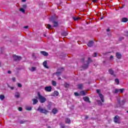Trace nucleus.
Returning <instances> with one entry per match:
<instances>
[{"label": "nucleus", "mask_w": 128, "mask_h": 128, "mask_svg": "<svg viewBox=\"0 0 128 128\" xmlns=\"http://www.w3.org/2000/svg\"><path fill=\"white\" fill-rule=\"evenodd\" d=\"M48 128H51L50 126H48Z\"/></svg>", "instance_id": "nucleus-62"}, {"label": "nucleus", "mask_w": 128, "mask_h": 128, "mask_svg": "<svg viewBox=\"0 0 128 128\" xmlns=\"http://www.w3.org/2000/svg\"><path fill=\"white\" fill-rule=\"evenodd\" d=\"M83 100H84V102H90V98L88 96L84 97Z\"/></svg>", "instance_id": "nucleus-14"}, {"label": "nucleus", "mask_w": 128, "mask_h": 128, "mask_svg": "<svg viewBox=\"0 0 128 128\" xmlns=\"http://www.w3.org/2000/svg\"><path fill=\"white\" fill-rule=\"evenodd\" d=\"M17 86H18V88H22V85L20 83H18Z\"/></svg>", "instance_id": "nucleus-37"}, {"label": "nucleus", "mask_w": 128, "mask_h": 128, "mask_svg": "<svg viewBox=\"0 0 128 128\" xmlns=\"http://www.w3.org/2000/svg\"><path fill=\"white\" fill-rule=\"evenodd\" d=\"M110 29H107V30H106L107 32H110Z\"/></svg>", "instance_id": "nucleus-59"}, {"label": "nucleus", "mask_w": 128, "mask_h": 128, "mask_svg": "<svg viewBox=\"0 0 128 128\" xmlns=\"http://www.w3.org/2000/svg\"><path fill=\"white\" fill-rule=\"evenodd\" d=\"M18 70H20V68H18Z\"/></svg>", "instance_id": "nucleus-64"}, {"label": "nucleus", "mask_w": 128, "mask_h": 128, "mask_svg": "<svg viewBox=\"0 0 128 128\" xmlns=\"http://www.w3.org/2000/svg\"><path fill=\"white\" fill-rule=\"evenodd\" d=\"M36 70V67H32L31 69H30V72H34Z\"/></svg>", "instance_id": "nucleus-31"}, {"label": "nucleus", "mask_w": 128, "mask_h": 128, "mask_svg": "<svg viewBox=\"0 0 128 128\" xmlns=\"http://www.w3.org/2000/svg\"><path fill=\"white\" fill-rule=\"evenodd\" d=\"M74 94L76 96H80V94L78 92H74Z\"/></svg>", "instance_id": "nucleus-42"}, {"label": "nucleus", "mask_w": 128, "mask_h": 128, "mask_svg": "<svg viewBox=\"0 0 128 128\" xmlns=\"http://www.w3.org/2000/svg\"><path fill=\"white\" fill-rule=\"evenodd\" d=\"M20 10L22 12V14H26V10L24 9V8H20Z\"/></svg>", "instance_id": "nucleus-27"}, {"label": "nucleus", "mask_w": 128, "mask_h": 128, "mask_svg": "<svg viewBox=\"0 0 128 128\" xmlns=\"http://www.w3.org/2000/svg\"><path fill=\"white\" fill-rule=\"evenodd\" d=\"M92 46H94V41H92V40L88 42V46L89 48H92Z\"/></svg>", "instance_id": "nucleus-11"}, {"label": "nucleus", "mask_w": 128, "mask_h": 128, "mask_svg": "<svg viewBox=\"0 0 128 128\" xmlns=\"http://www.w3.org/2000/svg\"><path fill=\"white\" fill-rule=\"evenodd\" d=\"M124 40V37H120V38H119V40Z\"/></svg>", "instance_id": "nucleus-48"}, {"label": "nucleus", "mask_w": 128, "mask_h": 128, "mask_svg": "<svg viewBox=\"0 0 128 128\" xmlns=\"http://www.w3.org/2000/svg\"><path fill=\"white\" fill-rule=\"evenodd\" d=\"M98 2V0H92L93 2Z\"/></svg>", "instance_id": "nucleus-49"}, {"label": "nucleus", "mask_w": 128, "mask_h": 128, "mask_svg": "<svg viewBox=\"0 0 128 128\" xmlns=\"http://www.w3.org/2000/svg\"><path fill=\"white\" fill-rule=\"evenodd\" d=\"M40 54H42V56H48V53L44 51H41Z\"/></svg>", "instance_id": "nucleus-13"}, {"label": "nucleus", "mask_w": 128, "mask_h": 128, "mask_svg": "<svg viewBox=\"0 0 128 128\" xmlns=\"http://www.w3.org/2000/svg\"><path fill=\"white\" fill-rule=\"evenodd\" d=\"M127 112L128 113V110L127 111Z\"/></svg>", "instance_id": "nucleus-63"}, {"label": "nucleus", "mask_w": 128, "mask_h": 128, "mask_svg": "<svg viewBox=\"0 0 128 128\" xmlns=\"http://www.w3.org/2000/svg\"><path fill=\"white\" fill-rule=\"evenodd\" d=\"M32 101L33 102V104H38V99L36 98H33L32 99Z\"/></svg>", "instance_id": "nucleus-16"}, {"label": "nucleus", "mask_w": 128, "mask_h": 128, "mask_svg": "<svg viewBox=\"0 0 128 128\" xmlns=\"http://www.w3.org/2000/svg\"><path fill=\"white\" fill-rule=\"evenodd\" d=\"M24 28L28 29V26H26L24 27Z\"/></svg>", "instance_id": "nucleus-50"}, {"label": "nucleus", "mask_w": 128, "mask_h": 128, "mask_svg": "<svg viewBox=\"0 0 128 128\" xmlns=\"http://www.w3.org/2000/svg\"><path fill=\"white\" fill-rule=\"evenodd\" d=\"M18 110L19 112H22V107H19V108H18Z\"/></svg>", "instance_id": "nucleus-44"}, {"label": "nucleus", "mask_w": 128, "mask_h": 128, "mask_svg": "<svg viewBox=\"0 0 128 128\" xmlns=\"http://www.w3.org/2000/svg\"><path fill=\"white\" fill-rule=\"evenodd\" d=\"M32 56L33 58H36V56H34V54H32Z\"/></svg>", "instance_id": "nucleus-55"}, {"label": "nucleus", "mask_w": 128, "mask_h": 128, "mask_svg": "<svg viewBox=\"0 0 128 128\" xmlns=\"http://www.w3.org/2000/svg\"><path fill=\"white\" fill-rule=\"evenodd\" d=\"M43 66L46 68H48V62L46 61H44L43 62Z\"/></svg>", "instance_id": "nucleus-15"}, {"label": "nucleus", "mask_w": 128, "mask_h": 128, "mask_svg": "<svg viewBox=\"0 0 128 128\" xmlns=\"http://www.w3.org/2000/svg\"><path fill=\"white\" fill-rule=\"evenodd\" d=\"M61 34L64 36H66L68 34L66 32H62Z\"/></svg>", "instance_id": "nucleus-23"}, {"label": "nucleus", "mask_w": 128, "mask_h": 128, "mask_svg": "<svg viewBox=\"0 0 128 128\" xmlns=\"http://www.w3.org/2000/svg\"><path fill=\"white\" fill-rule=\"evenodd\" d=\"M80 94H82V96H86V92H84V91H81L80 92Z\"/></svg>", "instance_id": "nucleus-36"}, {"label": "nucleus", "mask_w": 128, "mask_h": 128, "mask_svg": "<svg viewBox=\"0 0 128 128\" xmlns=\"http://www.w3.org/2000/svg\"><path fill=\"white\" fill-rule=\"evenodd\" d=\"M92 62V60H90V58H88V61L87 62Z\"/></svg>", "instance_id": "nucleus-46"}, {"label": "nucleus", "mask_w": 128, "mask_h": 128, "mask_svg": "<svg viewBox=\"0 0 128 128\" xmlns=\"http://www.w3.org/2000/svg\"><path fill=\"white\" fill-rule=\"evenodd\" d=\"M124 90V88L116 89L114 91V94H118V92H120L121 94H122Z\"/></svg>", "instance_id": "nucleus-8"}, {"label": "nucleus", "mask_w": 128, "mask_h": 128, "mask_svg": "<svg viewBox=\"0 0 128 128\" xmlns=\"http://www.w3.org/2000/svg\"><path fill=\"white\" fill-rule=\"evenodd\" d=\"M88 64H90V62H87L86 64H84L82 66V68H88Z\"/></svg>", "instance_id": "nucleus-12"}, {"label": "nucleus", "mask_w": 128, "mask_h": 128, "mask_svg": "<svg viewBox=\"0 0 128 128\" xmlns=\"http://www.w3.org/2000/svg\"><path fill=\"white\" fill-rule=\"evenodd\" d=\"M56 18H57L56 16H53L51 18H50L49 19V21L51 22H56Z\"/></svg>", "instance_id": "nucleus-7"}, {"label": "nucleus", "mask_w": 128, "mask_h": 128, "mask_svg": "<svg viewBox=\"0 0 128 128\" xmlns=\"http://www.w3.org/2000/svg\"><path fill=\"white\" fill-rule=\"evenodd\" d=\"M37 111L39 112L40 114H48V110L46 108H42L41 106H39L37 109Z\"/></svg>", "instance_id": "nucleus-1"}, {"label": "nucleus", "mask_w": 128, "mask_h": 128, "mask_svg": "<svg viewBox=\"0 0 128 128\" xmlns=\"http://www.w3.org/2000/svg\"><path fill=\"white\" fill-rule=\"evenodd\" d=\"M8 88H10L12 90H14V87H12L8 84Z\"/></svg>", "instance_id": "nucleus-35"}, {"label": "nucleus", "mask_w": 128, "mask_h": 128, "mask_svg": "<svg viewBox=\"0 0 128 128\" xmlns=\"http://www.w3.org/2000/svg\"><path fill=\"white\" fill-rule=\"evenodd\" d=\"M26 110H32V107H30V106H28V107H26Z\"/></svg>", "instance_id": "nucleus-34"}, {"label": "nucleus", "mask_w": 128, "mask_h": 128, "mask_svg": "<svg viewBox=\"0 0 128 128\" xmlns=\"http://www.w3.org/2000/svg\"><path fill=\"white\" fill-rule=\"evenodd\" d=\"M58 80H62V78L60 77L58 78Z\"/></svg>", "instance_id": "nucleus-60"}, {"label": "nucleus", "mask_w": 128, "mask_h": 128, "mask_svg": "<svg viewBox=\"0 0 128 128\" xmlns=\"http://www.w3.org/2000/svg\"><path fill=\"white\" fill-rule=\"evenodd\" d=\"M122 22H128L127 18H122Z\"/></svg>", "instance_id": "nucleus-25"}, {"label": "nucleus", "mask_w": 128, "mask_h": 128, "mask_svg": "<svg viewBox=\"0 0 128 128\" xmlns=\"http://www.w3.org/2000/svg\"><path fill=\"white\" fill-rule=\"evenodd\" d=\"M53 96H58V91H55L52 94Z\"/></svg>", "instance_id": "nucleus-17"}, {"label": "nucleus", "mask_w": 128, "mask_h": 128, "mask_svg": "<svg viewBox=\"0 0 128 128\" xmlns=\"http://www.w3.org/2000/svg\"><path fill=\"white\" fill-rule=\"evenodd\" d=\"M47 26H48V28L49 30L52 28V26H50V24H48L47 25Z\"/></svg>", "instance_id": "nucleus-41"}, {"label": "nucleus", "mask_w": 128, "mask_h": 128, "mask_svg": "<svg viewBox=\"0 0 128 128\" xmlns=\"http://www.w3.org/2000/svg\"><path fill=\"white\" fill-rule=\"evenodd\" d=\"M104 18V16H102L100 18V20H103Z\"/></svg>", "instance_id": "nucleus-53"}, {"label": "nucleus", "mask_w": 128, "mask_h": 128, "mask_svg": "<svg viewBox=\"0 0 128 128\" xmlns=\"http://www.w3.org/2000/svg\"><path fill=\"white\" fill-rule=\"evenodd\" d=\"M12 82H16V78H14V77H13L12 78Z\"/></svg>", "instance_id": "nucleus-47"}, {"label": "nucleus", "mask_w": 128, "mask_h": 128, "mask_svg": "<svg viewBox=\"0 0 128 128\" xmlns=\"http://www.w3.org/2000/svg\"><path fill=\"white\" fill-rule=\"evenodd\" d=\"M115 82H116V84H120V80H118V78L115 79Z\"/></svg>", "instance_id": "nucleus-33"}, {"label": "nucleus", "mask_w": 128, "mask_h": 128, "mask_svg": "<svg viewBox=\"0 0 128 128\" xmlns=\"http://www.w3.org/2000/svg\"><path fill=\"white\" fill-rule=\"evenodd\" d=\"M96 56H98V54L96 52L94 53V54H93V56L94 58L96 57Z\"/></svg>", "instance_id": "nucleus-45"}, {"label": "nucleus", "mask_w": 128, "mask_h": 128, "mask_svg": "<svg viewBox=\"0 0 128 128\" xmlns=\"http://www.w3.org/2000/svg\"><path fill=\"white\" fill-rule=\"evenodd\" d=\"M88 116H86L85 118V120H88Z\"/></svg>", "instance_id": "nucleus-56"}, {"label": "nucleus", "mask_w": 128, "mask_h": 128, "mask_svg": "<svg viewBox=\"0 0 128 128\" xmlns=\"http://www.w3.org/2000/svg\"><path fill=\"white\" fill-rule=\"evenodd\" d=\"M52 22L54 24V28H56V26H58V22L54 21V22Z\"/></svg>", "instance_id": "nucleus-18"}, {"label": "nucleus", "mask_w": 128, "mask_h": 128, "mask_svg": "<svg viewBox=\"0 0 128 128\" xmlns=\"http://www.w3.org/2000/svg\"><path fill=\"white\" fill-rule=\"evenodd\" d=\"M65 122L66 124H70L71 122L70 119L68 118H66L65 120Z\"/></svg>", "instance_id": "nucleus-22"}, {"label": "nucleus", "mask_w": 128, "mask_h": 128, "mask_svg": "<svg viewBox=\"0 0 128 128\" xmlns=\"http://www.w3.org/2000/svg\"><path fill=\"white\" fill-rule=\"evenodd\" d=\"M112 58H114V56H110V60H112Z\"/></svg>", "instance_id": "nucleus-52"}, {"label": "nucleus", "mask_w": 128, "mask_h": 128, "mask_svg": "<svg viewBox=\"0 0 128 128\" xmlns=\"http://www.w3.org/2000/svg\"><path fill=\"white\" fill-rule=\"evenodd\" d=\"M22 60V56H16V62H20V60Z\"/></svg>", "instance_id": "nucleus-21"}, {"label": "nucleus", "mask_w": 128, "mask_h": 128, "mask_svg": "<svg viewBox=\"0 0 128 128\" xmlns=\"http://www.w3.org/2000/svg\"><path fill=\"white\" fill-rule=\"evenodd\" d=\"M22 2H26V0H22Z\"/></svg>", "instance_id": "nucleus-58"}, {"label": "nucleus", "mask_w": 128, "mask_h": 128, "mask_svg": "<svg viewBox=\"0 0 128 128\" xmlns=\"http://www.w3.org/2000/svg\"><path fill=\"white\" fill-rule=\"evenodd\" d=\"M15 98H16V94L14 95Z\"/></svg>", "instance_id": "nucleus-61"}, {"label": "nucleus", "mask_w": 128, "mask_h": 128, "mask_svg": "<svg viewBox=\"0 0 128 128\" xmlns=\"http://www.w3.org/2000/svg\"><path fill=\"white\" fill-rule=\"evenodd\" d=\"M26 122H28V120H22L20 122V124H26Z\"/></svg>", "instance_id": "nucleus-26"}, {"label": "nucleus", "mask_w": 128, "mask_h": 128, "mask_svg": "<svg viewBox=\"0 0 128 128\" xmlns=\"http://www.w3.org/2000/svg\"><path fill=\"white\" fill-rule=\"evenodd\" d=\"M62 70H64L63 68L58 69V70H59L60 72H57L56 73L57 76H60V74H62Z\"/></svg>", "instance_id": "nucleus-9"}, {"label": "nucleus", "mask_w": 128, "mask_h": 128, "mask_svg": "<svg viewBox=\"0 0 128 128\" xmlns=\"http://www.w3.org/2000/svg\"><path fill=\"white\" fill-rule=\"evenodd\" d=\"M28 6H26V4H24L22 6V8H24V10H26V8Z\"/></svg>", "instance_id": "nucleus-39"}, {"label": "nucleus", "mask_w": 128, "mask_h": 128, "mask_svg": "<svg viewBox=\"0 0 128 128\" xmlns=\"http://www.w3.org/2000/svg\"><path fill=\"white\" fill-rule=\"evenodd\" d=\"M52 112L54 114H56L58 112V110H56V108H54L52 110Z\"/></svg>", "instance_id": "nucleus-20"}, {"label": "nucleus", "mask_w": 128, "mask_h": 128, "mask_svg": "<svg viewBox=\"0 0 128 128\" xmlns=\"http://www.w3.org/2000/svg\"><path fill=\"white\" fill-rule=\"evenodd\" d=\"M38 98L40 100V102H41V104H44V102H46V98H44V96L38 94Z\"/></svg>", "instance_id": "nucleus-2"}, {"label": "nucleus", "mask_w": 128, "mask_h": 128, "mask_svg": "<svg viewBox=\"0 0 128 128\" xmlns=\"http://www.w3.org/2000/svg\"><path fill=\"white\" fill-rule=\"evenodd\" d=\"M108 72H109L110 74H114V70H112L110 69L108 70Z\"/></svg>", "instance_id": "nucleus-32"}, {"label": "nucleus", "mask_w": 128, "mask_h": 128, "mask_svg": "<svg viewBox=\"0 0 128 128\" xmlns=\"http://www.w3.org/2000/svg\"><path fill=\"white\" fill-rule=\"evenodd\" d=\"M16 98H20V93L18 92H16Z\"/></svg>", "instance_id": "nucleus-43"}, {"label": "nucleus", "mask_w": 128, "mask_h": 128, "mask_svg": "<svg viewBox=\"0 0 128 128\" xmlns=\"http://www.w3.org/2000/svg\"><path fill=\"white\" fill-rule=\"evenodd\" d=\"M8 74H12V71H10V70H8Z\"/></svg>", "instance_id": "nucleus-51"}, {"label": "nucleus", "mask_w": 128, "mask_h": 128, "mask_svg": "<svg viewBox=\"0 0 128 128\" xmlns=\"http://www.w3.org/2000/svg\"><path fill=\"white\" fill-rule=\"evenodd\" d=\"M52 86H46L44 88V90L46 92H52Z\"/></svg>", "instance_id": "nucleus-6"}, {"label": "nucleus", "mask_w": 128, "mask_h": 128, "mask_svg": "<svg viewBox=\"0 0 128 128\" xmlns=\"http://www.w3.org/2000/svg\"><path fill=\"white\" fill-rule=\"evenodd\" d=\"M60 125L62 128H66V126H64V124H62V122L60 124Z\"/></svg>", "instance_id": "nucleus-29"}, {"label": "nucleus", "mask_w": 128, "mask_h": 128, "mask_svg": "<svg viewBox=\"0 0 128 128\" xmlns=\"http://www.w3.org/2000/svg\"><path fill=\"white\" fill-rule=\"evenodd\" d=\"M116 57L117 58H118V60H120L122 56V54L118 52L116 53Z\"/></svg>", "instance_id": "nucleus-10"}, {"label": "nucleus", "mask_w": 128, "mask_h": 128, "mask_svg": "<svg viewBox=\"0 0 128 128\" xmlns=\"http://www.w3.org/2000/svg\"><path fill=\"white\" fill-rule=\"evenodd\" d=\"M78 88L79 90H82V88H84V84H78Z\"/></svg>", "instance_id": "nucleus-19"}, {"label": "nucleus", "mask_w": 128, "mask_h": 128, "mask_svg": "<svg viewBox=\"0 0 128 128\" xmlns=\"http://www.w3.org/2000/svg\"><path fill=\"white\" fill-rule=\"evenodd\" d=\"M74 20H78V18H74Z\"/></svg>", "instance_id": "nucleus-54"}, {"label": "nucleus", "mask_w": 128, "mask_h": 128, "mask_svg": "<svg viewBox=\"0 0 128 128\" xmlns=\"http://www.w3.org/2000/svg\"><path fill=\"white\" fill-rule=\"evenodd\" d=\"M100 90H96V92L98 94V96L102 102H104V95L100 93Z\"/></svg>", "instance_id": "nucleus-3"}, {"label": "nucleus", "mask_w": 128, "mask_h": 128, "mask_svg": "<svg viewBox=\"0 0 128 128\" xmlns=\"http://www.w3.org/2000/svg\"><path fill=\"white\" fill-rule=\"evenodd\" d=\"M82 62H84V58H82Z\"/></svg>", "instance_id": "nucleus-57"}, {"label": "nucleus", "mask_w": 128, "mask_h": 128, "mask_svg": "<svg viewBox=\"0 0 128 128\" xmlns=\"http://www.w3.org/2000/svg\"><path fill=\"white\" fill-rule=\"evenodd\" d=\"M65 88H68L70 86V84H68L67 83H66L64 84Z\"/></svg>", "instance_id": "nucleus-40"}, {"label": "nucleus", "mask_w": 128, "mask_h": 128, "mask_svg": "<svg viewBox=\"0 0 128 128\" xmlns=\"http://www.w3.org/2000/svg\"><path fill=\"white\" fill-rule=\"evenodd\" d=\"M52 85L54 86H56V81L52 80Z\"/></svg>", "instance_id": "nucleus-28"}, {"label": "nucleus", "mask_w": 128, "mask_h": 128, "mask_svg": "<svg viewBox=\"0 0 128 128\" xmlns=\"http://www.w3.org/2000/svg\"><path fill=\"white\" fill-rule=\"evenodd\" d=\"M117 102H118V104H119L120 106H124V104L126 102V100H122V102H120V99L118 98Z\"/></svg>", "instance_id": "nucleus-4"}, {"label": "nucleus", "mask_w": 128, "mask_h": 128, "mask_svg": "<svg viewBox=\"0 0 128 128\" xmlns=\"http://www.w3.org/2000/svg\"><path fill=\"white\" fill-rule=\"evenodd\" d=\"M114 122L116 124H120V118L118 116H116L114 117Z\"/></svg>", "instance_id": "nucleus-5"}, {"label": "nucleus", "mask_w": 128, "mask_h": 128, "mask_svg": "<svg viewBox=\"0 0 128 128\" xmlns=\"http://www.w3.org/2000/svg\"><path fill=\"white\" fill-rule=\"evenodd\" d=\"M97 102H98V106H102V102L100 100H97Z\"/></svg>", "instance_id": "nucleus-30"}, {"label": "nucleus", "mask_w": 128, "mask_h": 128, "mask_svg": "<svg viewBox=\"0 0 128 128\" xmlns=\"http://www.w3.org/2000/svg\"><path fill=\"white\" fill-rule=\"evenodd\" d=\"M12 58H14V62H16V54L13 55Z\"/></svg>", "instance_id": "nucleus-38"}, {"label": "nucleus", "mask_w": 128, "mask_h": 128, "mask_svg": "<svg viewBox=\"0 0 128 128\" xmlns=\"http://www.w3.org/2000/svg\"><path fill=\"white\" fill-rule=\"evenodd\" d=\"M6 98V97L4 96V95L0 94V100H4Z\"/></svg>", "instance_id": "nucleus-24"}]
</instances>
